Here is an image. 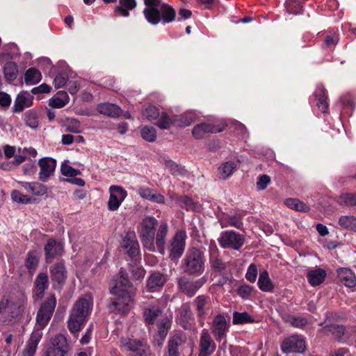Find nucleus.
Wrapping results in <instances>:
<instances>
[{
    "label": "nucleus",
    "instance_id": "f257e3e1",
    "mask_svg": "<svg viewBox=\"0 0 356 356\" xmlns=\"http://www.w3.org/2000/svg\"><path fill=\"white\" fill-rule=\"evenodd\" d=\"M93 300L90 296L86 295L79 298L73 305L67 321L68 328L71 332L79 331L90 314Z\"/></svg>",
    "mask_w": 356,
    "mask_h": 356
},
{
    "label": "nucleus",
    "instance_id": "f03ea898",
    "mask_svg": "<svg viewBox=\"0 0 356 356\" xmlns=\"http://www.w3.org/2000/svg\"><path fill=\"white\" fill-rule=\"evenodd\" d=\"M157 220L153 216L144 218L138 230L139 236L144 248L150 252L155 251L154 236Z\"/></svg>",
    "mask_w": 356,
    "mask_h": 356
},
{
    "label": "nucleus",
    "instance_id": "7ed1b4c3",
    "mask_svg": "<svg viewBox=\"0 0 356 356\" xmlns=\"http://www.w3.org/2000/svg\"><path fill=\"white\" fill-rule=\"evenodd\" d=\"M183 268L186 273L194 275L204 270V256L202 251L195 248L188 250L183 260Z\"/></svg>",
    "mask_w": 356,
    "mask_h": 356
},
{
    "label": "nucleus",
    "instance_id": "20e7f679",
    "mask_svg": "<svg viewBox=\"0 0 356 356\" xmlns=\"http://www.w3.org/2000/svg\"><path fill=\"white\" fill-rule=\"evenodd\" d=\"M56 305L54 295H51L40 305L36 316V325L34 330L42 331L49 322Z\"/></svg>",
    "mask_w": 356,
    "mask_h": 356
},
{
    "label": "nucleus",
    "instance_id": "39448f33",
    "mask_svg": "<svg viewBox=\"0 0 356 356\" xmlns=\"http://www.w3.org/2000/svg\"><path fill=\"white\" fill-rule=\"evenodd\" d=\"M220 245L222 248L239 250L244 244V236L233 230L221 232L218 238Z\"/></svg>",
    "mask_w": 356,
    "mask_h": 356
},
{
    "label": "nucleus",
    "instance_id": "423d86ee",
    "mask_svg": "<svg viewBox=\"0 0 356 356\" xmlns=\"http://www.w3.org/2000/svg\"><path fill=\"white\" fill-rule=\"evenodd\" d=\"M115 298L111 299L108 309L115 314H125L129 311V303L131 301V295L129 293L113 294Z\"/></svg>",
    "mask_w": 356,
    "mask_h": 356
},
{
    "label": "nucleus",
    "instance_id": "0eeeda50",
    "mask_svg": "<svg viewBox=\"0 0 356 356\" xmlns=\"http://www.w3.org/2000/svg\"><path fill=\"white\" fill-rule=\"evenodd\" d=\"M196 315L201 325L204 324L206 316L211 309V300L209 296L200 295L193 300Z\"/></svg>",
    "mask_w": 356,
    "mask_h": 356
},
{
    "label": "nucleus",
    "instance_id": "6e6552de",
    "mask_svg": "<svg viewBox=\"0 0 356 356\" xmlns=\"http://www.w3.org/2000/svg\"><path fill=\"white\" fill-rule=\"evenodd\" d=\"M186 233L177 232L172 238L170 245L169 258L172 261L177 260L184 253L185 248Z\"/></svg>",
    "mask_w": 356,
    "mask_h": 356
},
{
    "label": "nucleus",
    "instance_id": "1a4fd4ad",
    "mask_svg": "<svg viewBox=\"0 0 356 356\" xmlns=\"http://www.w3.org/2000/svg\"><path fill=\"white\" fill-rule=\"evenodd\" d=\"M205 281L204 278L190 280L186 277H182L179 278L178 285L181 293L188 297H192L203 286Z\"/></svg>",
    "mask_w": 356,
    "mask_h": 356
},
{
    "label": "nucleus",
    "instance_id": "9d476101",
    "mask_svg": "<svg viewBox=\"0 0 356 356\" xmlns=\"http://www.w3.org/2000/svg\"><path fill=\"white\" fill-rule=\"evenodd\" d=\"M281 348L285 353H302L306 348L305 342L298 335H293L283 341Z\"/></svg>",
    "mask_w": 356,
    "mask_h": 356
},
{
    "label": "nucleus",
    "instance_id": "9b49d317",
    "mask_svg": "<svg viewBox=\"0 0 356 356\" xmlns=\"http://www.w3.org/2000/svg\"><path fill=\"white\" fill-rule=\"evenodd\" d=\"M110 197L108 202V208L114 211L118 209L121 203L127 197V192L122 187L111 186L109 188Z\"/></svg>",
    "mask_w": 356,
    "mask_h": 356
},
{
    "label": "nucleus",
    "instance_id": "f8f14e48",
    "mask_svg": "<svg viewBox=\"0 0 356 356\" xmlns=\"http://www.w3.org/2000/svg\"><path fill=\"white\" fill-rule=\"evenodd\" d=\"M177 315L176 321L184 329L188 330L191 327V322L193 321V315L188 302L184 303L177 310Z\"/></svg>",
    "mask_w": 356,
    "mask_h": 356
},
{
    "label": "nucleus",
    "instance_id": "ddd939ff",
    "mask_svg": "<svg viewBox=\"0 0 356 356\" xmlns=\"http://www.w3.org/2000/svg\"><path fill=\"white\" fill-rule=\"evenodd\" d=\"M216 347L208 331L204 330L200 339L199 356H210L215 351Z\"/></svg>",
    "mask_w": 356,
    "mask_h": 356
},
{
    "label": "nucleus",
    "instance_id": "4468645a",
    "mask_svg": "<svg viewBox=\"0 0 356 356\" xmlns=\"http://www.w3.org/2000/svg\"><path fill=\"white\" fill-rule=\"evenodd\" d=\"M124 348L130 352V356H145L149 346L138 339H129L124 343Z\"/></svg>",
    "mask_w": 356,
    "mask_h": 356
},
{
    "label": "nucleus",
    "instance_id": "2eb2a0df",
    "mask_svg": "<svg viewBox=\"0 0 356 356\" xmlns=\"http://www.w3.org/2000/svg\"><path fill=\"white\" fill-rule=\"evenodd\" d=\"M228 327V323L222 314H218L214 316L211 326V332L216 336V339L220 341L224 337Z\"/></svg>",
    "mask_w": 356,
    "mask_h": 356
},
{
    "label": "nucleus",
    "instance_id": "dca6fc26",
    "mask_svg": "<svg viewBox=\"0 0 356 356\" xmlns=\"http://www.w3.org/2000/svg\"><path fill=\"white\" fill-rule=\"evenodd\" d=\"M51 281L56 282L61 287L67 279V270L63 261L57 262L50 267Z\"/></svg>",
    "mask_w": 356,
    "mask_h": 356
},
{
    "label": "nucleus",
    "instance_id": "f3484780",
    "mask_svg": "<svg viewBox=\"0 0 356 356\" xmlns=\"http://www.w3.org/2000/svg\"><path fill=\"white\" fill-rule=\"evenodd\" d=\"M42 337V331L33 330L23 350V356H34Z\"/></svg>",
    "mask_w": 356,
    "mask_h": 356
},
{
    "label": "nucleus",
    "instance_id": "a211bd4d",
    "mask_svg": "<svg viewBox=\"0 0 356 356\" xmlns=\"http://www.w3.org/2000/svg\"><path fill=\"white\" fill-rule=\"evenodd\" d=\"M38 164L40 168V179L44 181L54 173L56 162L51 158H43L39 161Z\"/></svg>",
    "mask_w": 356,
    "mask_h": 356
},
{
    "label": "nucleus",
    "instance_id": "6ab92c4d",
    "mask_svg": "<svg viewBox=\"0 0 356 356\" xmlns=\"http://www.w3.org/2000/svg\"><path fill=\"white\" fill-rule=\"evenodd\" d=\"M224 129L225 125H223L222 127L219 128L211 124L201 123L193 127L192 134L195 138L201 139L204 138L206 134L219 133L223 131Z\"/></svg>",
    "mask_w": 356,
    "mask_h": 356
},
{
    "label": "nucleus",
    "instance_id": "aec40b11",
    "mask_svg": "<svg viewBox=\"0 0 356 356\" xmlns=\"http://www.w3.org/2000/svg\"><path fill=\"white\" fill-rule=\"evenodd\" d=\"M33 96L27 92L22 91L19 92L15 100L13 111L20 113L25 108L31 106L33 104Z\"/></svg>",
    "mask_w": 356,
    "mask_h": 356
},
{
    "label": "nucleus",
    "instance_id": "412c9836",
    "mask_svg": "<svg viewBox=\"0 0 356 356\" xmlns=\"http://www.w3.org/2000/svg\"><path fill=\"white\" fill-rule=\"evenodd\" d=\"M44 252L46 262L51 263L57 255L62 254L63 246L54 239H49L44 246Z\"/></svg>",
    "mask_w": 356,
    "mask_h": 356
},
{
    "label": "nucleus",
    "instance_id": "4be33fe9",
    "mask_svg": "<svg viewBox=\"0 0 356 356\" xmlns=\"http://www.w3.org/2000/svg\"><path fill=\"white\" fill-rule=\"evenodd\" d=\"M133 287L129 279L124 275H120L115 284L111 289L112 294L129 293L131 295Z\"/></svg>",
    "mask_w": 356,
    "mask_h": 356
},
{
    "label": "nucleus",
    "instance_id": "5701e85b",
    "mask_svg": "<svg viewBox=\"0 0 356 356\" xmlns=\"http://www.w3.org/2000/svg\"><path fill=\"white\" fill-rule=\"evenodd\" d=\"M54 351H59L66 354L69 351V345L67 338L62 334H57L50 340V345L47 347Z\"/></svg>",
    "mask_w": 356,
    "mask_h": 356
},
{
    "label": "nucleus",
    "instance_id": "b1692460",
    "mask_svg": "<svg viewBox=\"0 0 356 356\" xmlns=\"http://www.w3.org/2000/svg\"><path fill=\"white\" fill-rule=\"evenodd\" d=\"M209 261L215 271L220 272L225 269L226 264L219 257V250L215 244L209 245Z\"/></svg>",
    "mask_w": 356,
    "mask_h": 356
},
{
    "label": "nucleus",
    "instance_id": "393cba45",
    "mask_svg": "<svg viewBox=\"0 0 356 356\" xmlns=\"http://www.w3.org/2000/svg\"><path fill=\"white\" fill-rule=\"evenodd\" d=\"M186 337L175 334L170 338L168 343V356H179V348L186 342Z\"/></svg>",
    "mask_w": 356,
    "mask_h": 356
},
{
    "label": "nucleus",
    "instance_id": "a878e982",
    "mask_svg": "<svg viewBox=\"0 0 356 356\" xmlns=\"http://www.w3.org/2000/svg\"><path fill=\"white\" fill-rule=\"evenodd\" d=\"M166 280V275L160 272H154L147 281V286L151 291H156L163 286Z\"/></svg>",
    "mask_w": 356,
    "mask_h": 356
},
{
    "label": "nucleus",
    "instance_id": "bb28decb",
    "mask_svg": "<svg viewBox=\"0 0 356 356\" xmlns=\"http://www.w3.org/2000/svg\"><path fill=\"white\" fill-rule=\"evenodd\" d=\"M122 246L127 249L129 255L135 257L139 254V244L136 239L135 234L127 233L122 241Z\"/></svg>",
    "mask_w": 356,
    "mask_h": 356
},
{
    "label": "nucleus",
    "instance_id": "cd10ccee",
    "mask_svg": "<svg viewBox=\"0 0 356 356\" xmlns=\"http://www.w3.org/2000/svg\"><path fill=\"white\" fill-rule=\"evenodd\" d=\"M97 110L99 113L111 118H118L122 113V109L118 106L110 103L99 104Z\"/></svg>",
    "mask_w": 356,
    "mask_h": 356
},
{
    "label": "nucleus",
    "instance_id": "c85d7f7f",
    "mask_svg": "<svg viewBox=\"0 0 356 356\" xmlns=\"http://www.w3.org/2000/svg\"><path fill=\"white\" fill-rule=\"evenodd\" d=\"M143 316L145 321L148 325H153L156 321L157 323L160 321L163 317H167L162 314V311L156 307H149L145 308L143 312Z\"/></svg>",
    "mask_w": 356,
    "mask_h": 356
},
{
    "label": "nucleus",
    "instance_id": "c756f323",
    "mask_svg": "<svg viewBox=\"0 0 356 356\" xmlns=\"http://www.w3.org/2000/svg\"><path fill=\"white\" fill-rule=\"evenodd\" d=\"M34 286L36 290L35 295L38 298L41 299L44 291L49 286V278L46 273H40L35 280Z\"/></svg>",
    "mask_w": 356,
    "mask_h": 356
},
{
    "label": "nucleus",
    "instance_id": "7c9ffc66",
    "mask_svg": "<svg viewBox=\"0 0 356 356\" xmlns=\"http://www.w3.org/2000/svg\"><path fill=\"white\" fill-rule=\"evenodd\" d=\"M168 228L167 223H161L159 227L156 237L154 236L158 250L162 254H165V238L168 231Z\"/></svg>",
    "mask_w": 356,
    "mask_h": 356
},
{
    "label": "nucleus",
    "instance_id": "2f4dec72",
    "mask_svg": "<svg viewBox=\"0 0 356 356\" xmlns=\"http://www.w3.org/2000/svg\"><path fill=\"white\" fill-rule=\"evenodd\" d=\"M338 277L341 282L347 287H353L356 285L355 274L346 268H341L337 270Z\"/></svg>",
    "mask_w": 356,
    "mask_h": 356
},
{
    "label": "nucleus",
    "instance_id": "473e14b6",
    "mask_svg": "<svg viewBox=\"0 0 356 356\" xmlns=\"http://www.w3.org/2000/svg\"><path fill=\"white\" fill-rule=\"evenodd\" d=\"M159 10L160 11L161 21H162L163 23H171L175 21L176 18V11L171 6L163 3Z\"/></svg>",
    "mask_w": 356,
    "mask_h": 356
},
{
    "label": "nucleus",
    "instance_id": "72a5a7b5",
    "mask_svg": "<svg viewBox=\"0 0 356 356\" xmlns=\"http://www.w3.org/2000/svg\"><path fill=\"white\" fill-rule=\"evenodd\" d=\"M20 184L27 192L33 195L42 196L47 191V187L38 182H20Z\"/></svg>",
    "mask_w": 356,
    "mask_h": 356
},
{
    "label": "nucleus",
    "instance_id": "f704fd0d",
    "mask_svg": "<svg viewBox=\"0 0 356 356\" xmlns=\"http://www.w3.org/2000/svg\"><path fill=\"white\" fill-rule=\"evenodd\" d=\"M136 6V0H119V5L115 8V13L120 16L128 17L129 10L134 9Z\"/></svg>",
    "mask_w": 356,
    "mask_h": 356
},
{
    "label": "nucleus",
    "instance_id": "c9c22d12",
    "mask_svg": "<svg viewBox=\"0 0 356 356\" xmlns=\"http://www.w3.org/2000/svg\"><path fill=\"white\" fill-rule=\"evenodd\" d=\"M326 272L321 268H316L308 272L307 277L312 286H317L321 284L325 278Z\"/></svg>",
    "mask_w": 356,
    "mask_h": 356
},
{
    "label": "nucleus",
    "instance_id": "e433bc0d",
    "mask_svg": "<svg viewBox=\"0 0 356 356\" xmlns=\"http://www.w3.org/2000/svg\"><path fill=\"white\" fill-rule=\"evenodd\" d=\"M236 165L233 161H227L222 163L218 169V176L220 179L225 180L235 171Z\"/></svg>",
    "mask_w": 356,
    "mask_h": 356
},
{
    "label": "nucleus",
    "instance_id": "4c0bfd02",
    "mask_svg": "<svg viewBox=\"0 0 356 356\" xmlns=\"http://www.w3.org/2000/svg\"><path fill=\"white\" fill-rule=\"evenodd\" d=\"M282 319L286 323L299 329L304 328L308 324V320L305 317L284 314Z\"/></svg>",
    "mask_w": 356,
    "mask_h": 356
},
{
    "label": "nucleus",
    "instance_id": "58836bf2",
    "mask_svg": "<svg viewBox=\"0 0 356 356\" xmlns=\"http://www.w3.org/2000/svg\"><path fill=\"white\" fill-rule=\"evenodd\" d=\"M314 96L316 100V106L323 113H326L328 108V104L327 102V97L325 96V91L324 88H317L314 92Z\"/></svg>",
    "mask_w": 356,
    "mask_h": 356
},
{
    "label": "nucleus",
    "instance_id": "ea45409f",
    "mask_svg": "<svg viewBox=\"0 0 356 356\" xmlns=\"http://www.w3.org/2000/svg\"><path fill=\"white\" fill-rule=\"evenodd\" d=\"M345 327L343 325L330 324L323 327L321 332L327 335L332 334L334 338L341 339L344 334Z\"/></svg>",
    "mask_w": 356,
    "mask_h": 356
},
{
    "label": "nucleus",
    "instance_id": "a19ab883",
    "mask_svg": "<svg viewBox=\"0 0 356 356\" xmlns=\"http://www.w3.org/2000/svg\"><path fill=\"white\" fill-rule=\"evenodd\" d=\"M143 15L146 20L152 25H156L161 22L160 11L156 8H145Z\"/></svg>",
    "mask_w": 356,
    "mask_h": 356
},
{
    "label": "nucleus",
    "instance_id": "79ce46f5",
    "mask_svg": "<svg viewBox=\"0 0 356 356\" xmlns=\"http://www.w3.org/2000/svg\"><path fill=\"white\" fill-rule=\"evenodd\" d=\"M3 73L7 81H13L18 74L17 65L14 62H7L3 67Z\"/></svg>",
    "mask_w": 356,
    "mask_h": 356
},
{
    "label": "nucleus",
    "instance_id": "37998d69",
    "mask_svg": "<svg viewBox=\"0 0 356 356\" xmlns=\"http://www.w3.org/2000/svg\"><path fill=\"white\" fill-rule=\"evenodd\" d=\"M57 95L58 96H55L49 100V105L53 108H63L69 102V97L63 91L58 92Z\"/></svg>",
    "mask_w": 356,
    "mask_h": 356
},
{
    "label": "nucleus",
    "instance_id": "c03bdc74",
    "mask_svg": "<svg viewBox=\"0 0 356 356\" xmlns=\"http://www.w3.org/2000/svg\"><path fill=\"white\" fill-rule=\"evenodd\" d=\"M258 285L259 289L263 291L270 292L273 291L274 286L269 278L267 271H264L260 273Z\"/></svg>",
    "mask_w": 356,
    "mask_h": 356
},
{
    "label": "nucleus",
    "instance_id": "a18cd8bd",
    "mask_svg": "<svg viewBox=\"0 0 356 356\" xmlns=\"http://www.w3.org/2000/svg\"><path fill=\"white\" fill-rule=\"evenodd\" d=\"M284 203L289 208L298 211L308 212L310 210L309 207L296 198H288L285 200Z\"/></svg>",
    "mask_w": 356,
    "mask_h": 356
},
{
    "label": "nucleus",
    "instance_id": "49530a36",
    "mask_svg": "<svg viewBox=\"0 0 356 356\" xmlns=\"http://www.w3.org/2000/svg\"><path fill=\"white\" fill-rule=\"evenodd\" d=\"M179 206L187 211H199L200 205L188 196H181L177 199Z\"/></svg>",
    "mask_w": 356,
    "mask_h": 356
},
{
    "label": "nucleus",
    "instance_id": "de8ad7c7",
    "mask_svg": "<svg viewBox=\"0 0 356 356\" xmlns=\"http://www.w3.org/2000/svg\"><path fill=\"white\" fill-rule=\"evenodd\" d=\"M39 262V257L35 252H29L25 261V266L28 268L29 272L33 274Z\"/></svg>",
    "mask_w": 356,
    "mask_h": 356
},
{
    "label": "nucleus",
    "instance_id": "09e8293b",
    "mask_svg": "<svg viewBox=\"0 0 356 356\" xmlns=\"http://www.w3.org/2000/svg\"><path fill=\"white\" fill-rule=\"evenodd\" d=\"M339 224L344 229L356 232V218L353 216H342L339 219Z\"/></svg>",
    "mask_w": 356,
    "mask_h": 356
},
{
    "label": "nucleus",
    "instance_id": "8fccbe9b",
    "mask_svg": "<svg viewBox=\"0 0 356 356\" xmlns=\"http://www.w3.org/2000/svg\"><path fill=\"white\" fill-rule=\"evenodd\" d=\"M158 333L156 337L165 339L168 331L170 327V321L168 317H163L158 323Z\"/></svg>",
    "mask_w": 356,
    "mask_h": 356
},
{
    "label": "nucleus",
    "instance_id": "3c124183",
    "mask_svg": "<svg viewBox=\"0 0 356 356\" xmlns=\"http://www.w3.org/2000/svg\"><path fill=\"white\" fill-rule=\"evenodd\" d=\"M254 318L247 312H234L233 314V324H245L253 323Z\"/></svg>",
    "mask_w": 356,
    "mask_h": 356
},
{
    "label": "nucleus",
    "instance_id": "603ef678",
    "mask_svg": "<svg viewBox=\"0 0 356 356\" xmlns=\"http://www.w3.org/2000/svg\"><path fill=\"white\" fill-rule=\"evenodd\" d=\"M140 134L142 138L148 141L154 142L156 138V129L152 126H145L141 128Z\"/></svg>",
    "mask_w": 356,
    "mask_h": 356
},
{
    "label": "nucleus",
    "instance_id": "864d4df0",
    "mask_svg": "<svg viewBox=\"0 0 356 356\" xmlns=\"http://www.w3.org/2000/svg\"><path fill=\"white\" fill-rule=\"evenodd\" d=\"M157 120L158 121L156 124L161 129H168L174 124V121L165 112L160 113L159 118Z\"/></svg>",
    "mask_w": 356,
    "mask_h": 356
},
{
    "label": "nucleus",
    "instance_id": "5fc2aeb1",
    "mask_svg": "<svg viewBox=\"0 0 356 356\" xmlns=\"http://www.w3.org/2000/svg\"><path fill=\"white\" fill-rule=\"evenodd\" d=\"M41 74L35 68H29L24 74L25 82L29 83H35L40 80Z\"/></svg>",
    "mask_w": 356,
    "mask_h": 356
},
{
    "label": "nucleus",
    "instance_id": "6e6d98bb",
    "mask_svg": "<svg viewBox=\"0 0 356 356\" xmlns=\"http://www.w3.org/2000/svg\"><path fill=\"white\" fill-rule=\"evenodd\" d=\"M165 166L169 170V171L173 175L182 176L185 174L186 170L184 167L178 165L175 162L171 160H167L165 161Z\"/></svg>",
    "mask_w": 356,
    "mask_h": 356
},
{
    "label": "nucleus",
    "instance_id": "4d7b16f0",
    "mask_svg": "<svg viewBox=\"0 0 356 356\" xmlns=\"http://www.w3.org/2000/svg\"><path fill=\"white\" fill-rule=\"evenodd\" d=\"M159 108L154 106H149L143 111V116L149 121L159 119Z\"/></svg>",
    "mask_w": 356,
    "mask_h": 356
},
{
    "label": "nucleus",
    "instance_id": "13d9d810",
    "mask_svg": "<svg viewBox=\"0 0 356 356\" xmlns=\"http://www.w3.org/2000/svg\"><path fill=\"white\" fill-rule=\"evenodd\" d=\"M285 5L289 13L297 15L302 13V8L298 0H288L286 1Z\"/></svg>",
    "mask_w": 356,
    "mask_h": 356
},
{
    "label": "nucleus",
    "instance_id": "bf43d9fd",
    "mask_svg": "<svg viewBox=\"0 0 356 356\" xmlns=\"http://www.w3.org/2000/svg\"><path fill=\"white\" fill-rule=\"evenodd\" d=\"M11 198L14 202L22 204H29L31 200L29 195H24L17 190H14L11 193Z\"/></svg>",
    "mask_w": 356,
    "mask_h": 356
},
{
    "label": "nucleus",
    "instance_id": "052dcab7",
    "mask_svg": "<svg viewBox=\"0 0 356 356\" xmlns=\"http://www.w3.org/2000/svg\"><path fill=\"white\" fill-rule=\"evenodd\" d=\"M339 203L346 206L356 205V195L353 193H346L340 196Z\"/></svg>",
    "mask_w": 356,
    "mask_h": 356
},
{
    "label": "nucleus",
    "instance_id": "680f3d73",
    "mask_svg": "<svg viewBox=\"0 0 356 356\" xmlns=\"http://www.w3.org/2000/svg\"><path fill=\"white\" fill-rule=\"evenodd\" d=\"M66 131L71 133L79 134L81 132L80 122L78 120L72 118L68 120Z\"/></svg>",
    "mask_w": 356,
    "mask_h": 356
},
{
    "label": "nucleus",
    "instance_id": "e2e57ef3",
    "mask_svg": "<svg viewBox=\"0 0 356 356\" xmlns=\"http://www.w3.org/2000/svg\"><path fill=\"white\" fill-rule=\"evenodd\" d=\"M26 124L32 129H35L38 126V121L35 113L29 111L25 116Z\"/></svg>",
    "mask_w": 356,
    "mask_h": 356
},
{
    "label": "nucleus",
    "instance_id": "0e129e2a",
    "mask_svg": "<svg viewBox=\"0 0 356 356\" xmlns=\"http://www.w3.org/2000/svg\"><path fill=\"white\" fill-rule=\"evenodd\" d=\"M61 172L63 175L67 177H74L81 174L79 170L74 169L69 165L65 163L62 164L61 165Z\"/></svg>",
    "mask_w": 356,
    "mask_h": 356
},
{
    "label": "nucleus",
    "instance_id": "69168bd1",
    "mask_svg": "<svg viewBox=\"0 0 356 356\" xmlns=\"http://www.w3.org/2000/svg\"><path fill=\"white\" fill-rule=\"evenodd\" d=\"M257 276V268L254 264H252L249 266L245 277L246 279L251 282H254L256 280Z\"/></svg>",
    "mask_w": 356,
    "mask_h": 356
},
{
    "label": "nucleus",
    "instance_id": "338daca9",
    "mask_svg": "<svg viewBox=\"0 0 356 356\" xmlns=\"http://www.w3.org/2000/svg\"><path fill=\"white\" fill-rule=\"evenodd\" d=\"M55 88H60L67 83V76L65 73H59L54 81Z\"/></svg>",
    "mask_w": 356,
    "mask_h": 356
},
{
    "label": "nucleus",
    "instance_id": "774afa93",
    "mask_svg": "<svg viewBox=\"0 0 356 356\" xmlns=\"http://www.w3.org/2000/svg\"><path fill=\"white\" fill-rule=\"evenodd\" d=\"M226 220L229 225L235 227L236 228H240L243 225L241 219L238 215L229 216L226 218Z\"/></svg>",
    "mask_w": 356,
    "mask_h": 356
}]
</instances>
